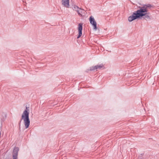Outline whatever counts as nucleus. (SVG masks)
Masks as SVG:
<instances>
[{
	"instance_id": "1",
	"label": "nucleus",
	"mask_w": 159,
	"mask_h": 159,
	"mask_svg": "<svg viewBox=\"0 0 159 159\" xmlns=\"http://www.w3.org/2000/svg\"><path fill=\"white\" fill-rule=\"evenodd\" d=\"M151 7V5L149 4L143 5V7H140V9L137 10L136 12L134 13L131 16L129 17V21H131L136 19L145 16L148 9Z\"/></svg>"
},
{
	"instance_id": "2",
	"label": "nucleus",
	"mask_w": 159,
	"mask_h": 159,
	"mask_svg": "<svg viewBox=\"0 0 159 159\" xmlns=\"http://www.w3.org/2000/svg\"><path fill=\"white\" fill-rule=\"evenodd\" d=\"M29 109L26 107V109L24 111L21 117L22 120H23L26 129L28 128L30 125V121L29 118Z\"/></svg>"
},
{
	"instance_id": "3",
	"label": "nucleus",
	"mask_w": 159,
	"mask_h": 159,
	"mask_svg": "<svg viewBox=\"0 0 159 159\" xmlns=\"http://www.w3.org/2000/svg\"><path fill=\"white\" fill-rule=\"evenodd\" d=\"M73 10L76 11L80 16H82V14L84 12L83 10L79 8L78 6H75L73 7Z\"/></svg>"
},
{
	"instance_id": "4",
	"label": "nucleus",
	"mask_w": 159,
	"mask_h": 159,
	"mask_svg": "<svg viewBox=\"0 0 159 159\" xmlns=\"http://www.w3.org/2000/svg\"><path fill=\"white\" fill-rule=\"evenodd\" d=\"M89 20L90 23L93 25L94 29L95 30H96L97 29V23L94 18L92 16H91L89 18Z\"/></svg>"
},
{
	"instance_id": "5",
	"label": "nucleus",
	"mask_w": 159,
	"mask_h": 159,
	"mask_svg": "<svg viewBox=\"0 0 159 159\" xmlns=\"http://www.w3.org/2000/svg\"><path fill=\"white\" fill-rule=\"evenodd\" d=\"M83 24L81 23H80L78 25V30L79 31V35L77 38H80L82 35V30Z\"/></svg>"
},
{
	"instance_id": "6",
	"label": "nucleus",
	"mask_w": 159,
	"mask_h": 159,
	"mask_svg": "<svg viewBox=\"0 0 159 159\" xmlns=\"http://www.w3.org/2000/svg\"><path fill=\"white\" fill-rule=\"evenodd\" d=\"M61 3L65 7L68 8L69 7V0H61Z\"/></svg>"
},
{
	"instance_id": "7",
	"label": "nucleus",
	"mask_w": 159,
	"mask_h": 159,
	"mask_svg": "<svg viewBox=\"0 0 159 159\" xmlns=\"http://www.w3.org/2000/svg\"><path fill=\"white\" fill-rule=\"evenodd\" d=\"M19 150V149L17 147L15 148L13 153V157H16L18 155V152Z\"/></svg>"
},
{
	"instance_id": "8",
	"label": "nucleus",
	"mask_w": 159,
	"mask_h": 159,
	"mask_svg": "<svg viewBox=\"0 0 159 159\" xmlns=\"http://www.w3.org/2000/svg\"><path fill=\"white\" fill-rule=\"evenodd\" d=\"M98 69V67L97 66H92L91 68V70H95Z\"/></svg>"
},
{
	"instance_id": "9",
	"label": "nucleus",
	"mask_w": 159,
	"mask_h": 159,
	"mask_svg": "<svg viewBox=\"0 0 159 159\" xmlns=\"http://www.w3.org/2000/svg\"><path fill=\"white\" fill-rule=\"evenodd\" d=\"M97 66L98 69H100L103 67V66L102 64L98 65Z\"/></svg>"
},
{
	"instance_id": "10",
	"label": "nucleus",
	"mask_w": 159,
	"mask_h": 159,
	"mask_svg": "<svg viewBox=\"0 0 159 159\" xmlns=\"http://www.w3.org/2000/svg\"><path fill=\"white\" fill-rule=\"evenodd\" d=\"M13 159H17V158L16 157H13Z\"/></svg>"
}]
</instances>
